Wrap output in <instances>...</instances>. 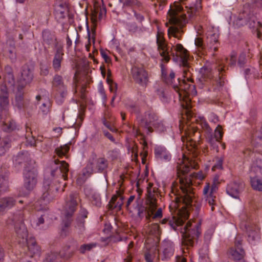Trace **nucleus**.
Listing matches in <instances>:
<instances>
[{
  "label": "nucleus",
  "mask_w": 262,
  "mask_h": 262,
  "mask_svg": "<svg viewBox=\"0 0 262 262\" xmlns=\"http://www.w3.org/2000/svg\"><path fill=\"white\" fill-rule=\"evenodd\" d=\"M236 58L235 54H232L230 58H225L219 62L216 67L218 72V78H213L212 69L208 65H204L200 69L196 86L202 92H212L219 90L224 84L223 73L225 71L227 64L228 66L233 67L236 64Z\"/></svg>",
  "instance_id": "1"
},
{
  "label": "nucleus",
  "mask_w": 262,
  "mask_h": 262,
  "mask_svg": "<svg viewBox=\"0 0 262 262\" xmlns=\"http://www.w3.org/2000/svg\"><path fill=\"white\" fill-rule=\"evenodd\" d=\"M188 17L183 13V8L180 4L175 2L168 12L169 22L172 25L168 29V35L181 39L183 31L182 28L188 22L192 20L196 13L202 9V0H196L189 5H186Z\"/></svg>",
  "instance_id": "2"
},
{
  "label": "nucleus",
  "mask_w": 262,
  "mask_h": 262,
  "mask_svg": "<svg viewBox=\"0 0 262 262\" xmlns=\"http://www.w3.org/2000/svg\"><path fill=\"white\" fill-rule=\"evenodd\" d=\"M176 56L180 57L181 64L184 67V77L185 78L182 80L178 79V84L172 85V88L177 92L180 99H184L189 95L194 96L197 94L196 86L193 84L194 81L191 78V73L189 70L188 59L189 54L188 51L184 48L182 45L178 43L176 47Z\"/></svg>",
  "instance_id": "3"
},
{
  "label": "nucleus",
  "mask_w": 262,
  "mask_h": 262,
  "mask_svg": "<svg viewBox=\"0 0 262 262\" xmlns=\"http://www.w3.org/2000/svg\"><path fill=\"white\" fill-rule=\"evenodd\" d=\"M188 218V214L186 213L183 219L174 216L171 219L164 218L162 220L161 224H167L174 231H180L182 236V245L187 247H192L201 234V225L200 223H191L189 221L183 228L182 227Z\"/></svg>",
  "instance_id": "4"
},
{
  "label": "nucleus",
  "mask_w": 262,
  "mask_h": 262,
  "mask_svg": "<svg viewBox=\"0 0 262 262\" xmlns=\"http://www.w3.org/2000/svg\"><path fill=\"white\" fill-rule=\"evenodd\" d=\"M157 44L158 46V50L159 52L160 56L162 57L161 60L160 68L161 71V76L162 79L164 82L168 85H172L173 83V81L175 78V73L172 70H170L169 74L166 69V66L164 64L163 62L167 63L170 59V55H172L173 57V59L178 60L180 57H177L176 56V47L173 46L174 48L175 53L172 51V48L170 50H169V47L167 44L166 43L164 38L159 35V34L157 36Z\"/></svg>",
  "instance_id": "5"
},
{
  "label": "nucleus",
  "mask_w": 262,
  "mask_h": 262,
  "mask_svg": "<svg viewBox=\"0 0 262 262\" xmlns=\"http://www.w3.org/2000/svg\"><path fill=\"white\" fill-rule=\"evenodd\" d=\"M195 169L196 167L193 165L191 160L183 154V160L178 163L177 166V174L179 178L180 188L182 189L183 195L177 198L178 200L182 201L186 203L189 204L191 201L189 193L191 191L192 182L189 178L183 177L191 169Z\"/></svg>",
  "instance_id": "6"
},
{
  "label": "nucleus",
  "mask_w": 262,
  "mask_h": 262,
  "mask_svg": "<svg viewBox=\"0 0 262 262\" xmlns=\"http://www.w3.org/2000/svg\"><path fill=\"white\" fill-rule=\"evenodd\" d=\"M246 25H248L250 28L255 29L258 37H260L262 34V24L258 21L256 16L254 14V11L251 10L249 3L244 5L242 12L233 21V26L235 28H239Z\"/></svg>",
  "instance_id": "7"
},
{
  "label": "nucleus",
  "mask_w": 262,
  "mask_h": 262,
  "mask_svg": "<svg viewBox=\"0 0 262 262\" xmlns=\"http://www.w3.org/2000/svg\"><path fill=\"white\" fill-rule=\"evenodd\" d=\"M157 195L154 192H151L150 190L147 191V198L145 201L146 207L142 205L140 197L136 200V205L134 209L137 211V215L140 219L145 217L147 221L151 220V215L157 208Z\"/></svg>",
  "instance_id": "8"
},
{
  "label": "nucleus",
  "mask_w": 262,
  "mask_h": 262,
  "mask_svg": "<svg viewBox=\"0 0 262 262\" xmlns=\"http://www.w3.org/2000/svg\"><path fill=\"white\" fill-rule=\"evenodd\" d=\"M59 183L58 180H55L52 183L48 180L43 181L42 194L39 200V202H41V205H46L55 198L60 188L57 185V183Z\"/></svg>",
  "instance_id": "9"
},
{
  "label": "nucleus",
  "mask_w": 262,
  "mask_h": 262,
  "mask_svg": "<svg viewBox=\"0 0 262 262\" xmlns=\"http://www.w3.org/2000/svg\"><path fill=\"white\" fill-rule=\"evenodd\" d=\"M140 125L145 130L147 134H149L152 133L153 127L160 128L163 126V124L157 114L152 110H149L145 113Z\"/></svg>",
  "instance_id": "10"
},
{
  "label": "nucleus",
  "mask_w": 262,
  "mask_h": 262,
  "mask_svg": "<svg viewBox=\"0 0 262 262\" xmlns=\"http://www.w3.org/2000/svg\"><path fill=\"white\" fill-rule=\"evenodd\" d=\"M69 164L64 161L58 159L52 160L50 163V173L53 177H60L64 180L68 179Z\"/></svg>",
  "instance_id": "11"
},
{
  "label": "nucleus",
  "mask_w": 262,
  "mask_h": 262,
  "mask_svg": "<svg viewBox=\"0 0 262 262\" xmlns=\"http://www.w3.org/2000/svg\"><path fill=\"white\" fill-rule=\"evenodd\" d=\"M242 241L241 237H236L234 246L228 252L229 258L235 262H247L245 259L246 253L242 246Z\"/></svg>",
  "instance_id": "12"
},
{
  "label": "nucleus",
  "mask_w": 262,
  "mask_h": 262,
  "mask_svg": "<svg viewBox=\"0 0 262 262\" xmlns=\"http://www.w3.org/2000/svg\"><path fill=\"white\" fill-rule=\"evenodd\" d=\"M80 200L79 193L76 191L71 192L67 195L64 199V215L68 217H72Z\"/></svg>",
  "instance_id": "13"
},
{
  "label": "nucleus",
  "mask_w": 262,
  "mask_h": 262,
  "mask_svg": "<svg viewBox=\"0 0 262 262\" xmlns=\"http://www.w3.org/2000/svg\"><path fill=\"white\" fill-rule=\"evenodd\" d=\"M37 171L34 168L31 169H25L24 172V186L28 192L20 193L21 195H27L35 188L37 182Z\"/></svg>",
  "instance_id": "14"
},
{
  "label": "nucleus",
  "mask_w": 262,
  "mask_h": 262,
  "mask_svg": "<svg viewBox=\"0 0 262 262\" xmlns=\"http://www.w3.org/2000/svg\"><path fill=\"white\" fill-rule=\"evenodd\" d=\"M52 85L57 92L55 97L56 102L58 104H61L67 95V87L64 84L62 77L58 74L55 75L53 79Z\"/></svg>",
  "instance_id": "15"
},
{
  "label": "nucleus",
  "mask_w": 262,
  "mask_h": 262,
  "mask_svg": "<svg viewBox=\"0 0 262 262\" xmlns=\"http://www.w3.org/2000/svg\"><path fill=\"white\" fill-rule=\"evenodd\" d=\"M218 189L217 184L213 182L211 186L209 183H206L203 188V194L205 201L211 207V211L214 209L216 205V193Z\"/></svg>",
  "instance_id": "16"
},
{
  "label": "nucleus",
  "mask_w": 262,
  "mask_h": 262,
  "mask_svg": "<svg viewBox=\"0 0 262 262\" xmlns=\"http://www.w3.org/2000/svg\"><path fill=\"white\" fill-rule=\"evenodd\" d=\"M133 78L136 83L142 87H146L149 82L147 71L142 68L133 67L131 70Z\"/></svg>",
  "instance_id": "17"
},
{
  "label": "nucleus",
  "mask_w": 262,
  "mask_h": 262,
  "mask_svg": "<svg viewBox=\"0 0 262 262\" xmlns=\"http://www.w3.org/2000/svg\"><path fill=\"white\" fill-rule=\"evenodd\" d=\"M199 124L206 134V139L208 142L213 149H216V151L218 152L219 146L217 143L220 142L221 141L215 139L213 137L212 129L204 117L200 118Z\"/></svg>",
  "instance_id": "18"
},
{
  "label": "nucleus",
  "mask_w": 262,
  "mask_h": 262,
  "mask_svg": "<svg viewBox=\"0 0 262 262\" xmlns=\"http://www.w3.org/2000/svg\"><path fill=\"white\" fill-rule=\"evenodd\" d=\"M63 46L56 44L55 53L52 61V67L55 71L58 72L60 70L61 62L63 59Z\"/></svg>",
  "instance_id": "19"
},
{
  "label": "nucleus",
  "mask_w": 262,
  "mask_h": 262,
  "mask_svg": "<svg viewBox=\"0 0 262 262\" xmlns=\"http://www.w3.org/2000/svg\"><path fill=\"white\" fill-rule=\"evenodd\" d=\"M92 167L95 172L104 173L108 166V162L104 157H99L93 160Z\"/></svg>",
  "instance_id": "20"
},
{
  "label": "nucleus",
  "mask_w": 262,
  "mask_h": 262,
  "mask_svg": "<svg viewBox=\"0 0 262 262\" xmlns=\"http://www.w3.org/2000/svg\"><path fill=\"white\" fill-rule=\"evenodd\" d=\"M123 190H119L116 191V194L112 196L108 204L109 209L120 210L123 204L124 197L122 195Z\"/></svg>",
  "instance_id": "21"
},
{
  "label": "nucleus",
  "mask_w": 262,
  "mask_h": 262,
  "mask_svg": "<svg viewBox=\"0 0 262 262\" xmlns=\"http://www.w3.org/2000/svg\"><path fill=\"white\" fill-rule=\"evenodd\" d=\"M0 113L6 111L9 106V94L8 89L5 84H2L0 86Z\"/></svg>",
  "instance_id": "22"
},
{
  "label": "nucleus",
  "mask_w": 262,
  "mask_h": 262,
  "mask_svg": "<svg viewBox=\"0 0 262 262\" xmlns=\"http://www.w3.org/2000/svg\"><path fill=\"white\" fill-rule=\"evenodd\" d=\"M33 78V75L28 66L25 65L21 68V76L19 78V85H25L30 83Z\"/></svg>",
  "instance_id": "23"
},
{
  "label": "nucleus",
  "mask_w": 262,
  "mask_h": 262,
  "mask_svg": "<svg viewBox=\"0 0 262 262\" xmlns=\"http://www.w3.org/2000/svg\"><path fill=\"white\" fill-rule=\"evenodd\" d=\"M24 85H18L15 95V105L19 108H25L27 107L28 101L24 99Z\"/></svg>",
  "instance_id": "24"
},
{
  "label": "nucleus",
  "mask_w": 262,
  "mask_h": 262,
  "mask_svg": "<svg viewBox=\"0 0 262 262\" xmlns=\"http://www.w3.org/2000/svg\"><path fill=\"white\" fill-rule=\"evenodd\" d=\"M154 152L156 158L159 161L168 162L171 160V154L164 147L157 146Z\"/></svg>",
  "instance_id": "25"
},
{
  "label": "nucleus",
  "mask_w": 262,
  "mask_h": 262,
  "mask_svg": "<svg viewBox=\"0 0 262 262\" xmlns=\"http://www.w3.org/2000/svg\"><path fill=\"white\" fill-rule=\"evenodd\" d=\"M219 35L217 33L210 32L208 33L207 37V47L214 52L218 50L220 45L219 41Z\"/></svg>",
  "instance_id": "26"
},
{
  "label": "nucleus",
  "mask_w": 262,
  "mask_h": 262,
  "mask_svg": "<svg viewBox=\"0 0 262 262\" xmlns=\"http://www.w3.org/2000/svg\"><path fill=\"white\" fill-rule=\"evenodd\" d=\"M242 185V184L236 182L230 183L226 187L227 193L233 198H238L241 191Z\"/></svg>",
  "instance_id": "27"
},
{
  "label": "nucleus",
  "mask_w": 262,
  "mask_h": 262,
  "mask_svg": "<svg viewBox=\"0 0 262 262\" xmlns=\"http://www.w3.org/2000/svg\"><path fill=\"white\" fill-rule=\"evenodd\" d=\"M163 256L161 259L162 260H167L173 255L174 244L173 242L169 241H164L163 243Z\"/></svg>",
  "instance_id": "28"
},
{
  "label": "nucleus",
  "mask_w": 262,
  "mask_h": 262,
  "mask_svg": "<svg viewBox=\"0 0 262 262\" xmlns=\"http://www.w3.org/2000/svg\"><path fill=\"white\" fill-rule=\"evenodd\" d=\"M42 39L44 44L49 46L54 45L56 48V44L61 45L57 41L55 35L50 31L43 30L42 33Z\"/></svg>",
  "instance_id": "29"
},
{
  "label": "nucleus",
  "mask_w": 262,
  "mask_h": 262,
  "mask_svg": "<svg viewBox=\"0 0 262 262\" xmlns=\"http://www.w3.org/2000/svg\"><path fill=\"white\" fill-rule=\"evenodd\" d=\"M14 229L18 238L22 239V243H24L28 241L27 238L28 231L24 224H16L14 226Z\"/></svg>",
  "instance_id": "30"
},
{
  "label": "nucleus",
  "mask_w": 262,
  "mask_h": 262,
  "mask_svg": "<svg viewBox=\"0 0 262 262\" xmlns=\"http://www.w3.org/2000/svg\"><path fill=\"white\" fill-rule=\"evenodd\" d=\"M28 250L33 255H40L41 249L40 247L36 244L34 238L30 237L26 242Z\"/></svg>",
  "instance_id": "31"
},
{
  "label": "nucleus",
  "mask_w": 262,
  "mask_h": 262,
  "mask_svg": "<svg viewBox=\"0 0 262 262\" xmlns=\"http://www.w3.org/2000/svg\"><path fill=\"white\" fill-rule=\"evenodd\" d=\"M248 241L251 244H255L256 242L260 239L259 231L252 227L247 228Z\"/></svg>",
  "instance_id": "32"
},
{
  "label": "nucleus",
  "mask_w": 262,
  "mask_h": 262,
  "mask_svg": "<svg viewBox=\"0 0 262 262\" xmlns=\"http://www.w3.org/2000/svg\"><path fill=\"white\" fill-rule=\"evenodd\" d=\"M72 217H68L64 215V219L62 222V227L60 230V235L65 237L70 233L69 227L72 222Z\"/></svg>",
  "instance_id": "33"
},
{
  "label": "nucleus",
  "mask_w": 262,
  "mask_h": 262,
  "mask_svg": "<svg viewBox=\"0 0 262 262\" xmlns=\"http://www.w3.org/2000/svg\"><path fill=\"white\" fill-rule=\"evenodd\" d=\"M17 198L18 197L16 196H9L1 198L7 211L15 205Z\"/></svg>",
  "instance_id": "34"
},
{
  "label": "nucleus",
  "mask_w": 262,
  "mask_h": 262,
  "mask_svg": "<svg viewBox=\"0 0 262 262\" xmlns=\"http://www.w3.org/2000/svg\"><path fill=\"white\" fill-rule=\"evenodd\" d=\"M250 184L254 190L262 191V178H258L257 177H251Z\"/></svg>",
  "instance_id": "35"
},
{
  "label": "nucleus",
  "mask_w": 262,
  "mask_h": 262,
  "mask_svg": "<svg viewBox=\"0 0 262 262\" xmlns=\"http://www.w3.org/2000/svg\"><path fill=\"white\" fill-rule=\"evenodd\" d=\"M181 140L183 143L186 142V146L188 149V150L193 151L196 148V142L191 139L189 137L185 138L184 136L181 137Z\"/></svg>",
  "instance_id": "36"
},
{
  "label": "nucleus",
  "mask_w": 262,
  "mask_h": 262,
  "mask_svg": "<svg viewBox=\"0 0 262 262\" xmlns=\"http://www.w3.org/2000/svg\"><path fill=\"white\" fill-rule=\"evenodd\" d=\"M10 140L8 137L2 139L0 143V156L4 155L10 147Z\"/></svg>",
  "instance_id": "37"
},
{
  "label": "nucleus",
  "mask_w": 262,
  "mask_h": 262,
  "mask_svg": "<svg viewBox=\"0 0 262 262\" xmlns=\"http://www.w3.org/2000/svg\"><path fill=\"white\" fill-rule=\"evenodd\" d=\"M74 252L70 249L67 245H64L59 252V254L61 258L68 259L71 258L74 254Z\"/></svg>",
  "instance_id": "38"
},
{
  "label": "nucleus",
  "mask_w": 262,
  "mask_h": 262,
  "mask_svg": "<svg viewBox=\"0 0 262 262\" xmlns=\"http://www.w3.org/2000/svg\"><path fill=\"white\" fill-rule=\"evenodd\" d=\"M60 258L61 257L59 253L55 251H51L47 254L42 262H58Z\"/></svg>",
  "instance_id": "39"
},
{
  "label": "nucleus",
  "mask_w": 262,
  "mask_h": 262,
  "mask_svg": "<svg viewBox=\"0 0 262 262\" xmlns=\"http://www.w3.org/2000/svg\"><path fill=\"white\" fill-rule=\"evenodd\" d=\"M24 213L22 211H19L16 213H15L12 219L11 220L12 222L13 223L14 226H15V225H20L21 224H24Z\"/></svg>",
  "instance_id": "40"
},
{
  "label": "nucleus",
  "mask_w": 262,
  "mask_h": 262,
  "mask_svg": "<svg viewBox=\"0 0 262 262\" xmlns=\"http://www.w3.org/2000/svg\"><path fill=\"white\" fill-rule=\"evenodd\" d=\"M85 221L80 217H77L75 225V229L79 234H82L85 230Z\"/></svg>",
  "instance_id": "41"
},
{
  "label": "nucleus",
  "mask_w": 262,
  "mask_h": 262,
  "mask_svg": "<svg viewBox=\"0 0 262 262\" xmlns=\"http://www.w3.org/2000/svg\"><path fill=\"white\" fill-rule=\"evenodd\" d=\"M97 245L96 243L84 244L79 247L78 251L81 254H84L86 252L91 251L92 249L96 248Z\"/></svg>",
  "instance_id": "42"
},
{
  "label": "nucleus",
  "mask_w": 262,
  "mask_h": 262,
  "mask_svg": "<svg viewBox=\"0 0 262 262\" xmlns=\"http://www.w3.org/2000/svg\"><path fill=\"white\" fill-rule=\"evenodd\" d=\"M29 156V154L27 151L19 153L15 159V163L19 165L27 162Z\"/></svg>",
  "instance_id": "43"
},
{
  "label": "nucleus",
  "mask_w": 262,
  "mask_h": 262,
  "mask_svg": "<svg viewBox=\"0 0 262 262\" xmlns=\"http://www.w3.org/2000/svg\"><path fill=\"white\" fill-rule=\"evenodd\" d=\"M16 128V125L13 120H8L4 122L2 125V129L7 132H10Z\"/></svg>",
  "instance_id": "44"
},
{
  "label": "nucleus",
  "mask_w": 262,
  "mask_h": 262,
  "mask_svg": "<svg viewBox=\"0 0 262 262\" xmlns=\"http://www.w3.org/2000/svg\"><path fill=\"white\" fill-rule=\"evenodd\" d=\"M5 53L11 62L14 63L16 61L17 55L16 49L14 48V46H12L11 48L6 49Z\"/></svg>",
  "instance_id": "45"
},
{
  "label": "nucleus",
  "mask_w": 262,
  "mask_h": 262,
  "mask_svg": "<svg viewBox=\"0 0 262 262\" xmlns=\"http://www.w3.org/2000/svg\"><path fill=\"white\" fill-rule=\"evenodd\" d=\"M90 200L92 205L96 207H100L102 204L101 199L100 195L99 193L94 192L93 193Z\"/></svg>",
  "instance_id": "46"
},
{
  "label": "nucleus",
  "mask_w": 262,
  "mask_h": 262,
  "mask_svg": "<svg viewBox=\"0 0 262 262\" xmlns=\"http://www.w3.org/2000/svg\"><path fill=\"white\" fill-rule=\"evenodd\" d=\"M180 189H181V193H180L179 194L175 193L173 191V193H174V195H176V197L174 198V200L176 201L175 204L178 205L180 203H182V204H184L185 207H188L189 206H191V204L192 203V198L193 196L192 189L191 188V192L189 193V194L190 195V196L191 198V201H190V203L188 204L182 201L178 200V199H177V198H180L183 195V192H182V189L180 188Z\"/></svg>",
  "instance_id": "47"
},
{
  "label": "nucleus",
  "mask_w": 262,
  "mask_h": 262,
  "mask_svg": "<svg viewBox=\"0 0 262 262\" xmlns=\"http://www.w3.org/2000/svg\"><path fill=\"white\" fill-rule=\"evenodd\" d=\"M70 147L67 144L61 146L57 147L55 150V152L59 158H62L63 156H66L67 154L69 152Z\"/></svg>",
  "instance_id": "48"
},
{
  "label": "nucleus",
  "mask_w": 262,
  "mask_h": 262,
  "mask_svg": "<svg viewBox=\"0 0 262 262\" xmlns=\"http://www.w3.org/2000/svg\"><path fill=\"white\" fill-rule=\"evenodd\" d=\"M8 189V180L6 177L0 176V193L6 191Z\"/></svg>",
  "instance_id": "49"
},
{
  "label": "nucleus",
  "mask_w": 262,
  "mask_h": 262,
  "mask_svg": "<svg viewBox=\"0 0 262 262\" xmlns=\"http://www.w3.org/2000/svg\"><path fill=\"white\" fill-rule=\"evenodd\" d=\"M66 245H67V246L74 253L77 250H78L79 248L78 247V243L77 241L74 238H70L66 243Z\"/></svg>",
  "instance_id": "50"
},
{
  "label": "nucleus",
  "mask_w": 262,
  "mask_h": 262,
  "mask_svg": "<svg viewBox=\"0 0 262 262\" xmlns=\"http://www.w3.org/2000/svg\"><path fill=\"white\" fill-rule=\"evenodd\" d=\"M158 95L161 100L164 103L168 102L170 99L168 92L164 90H159Z\"/></svg>",
  "instance_id": "51"
},
{
  "label": "nucleus",
  "mask_w": 262,
  "mask_h": 262,
  "mask_svg": "<svg viewBox=\"0 0 262 262\" xmlns=\"http://www.w3.org/2000/svg\"><path fill=\"white\" fill-rule=\"evenodd\" d=\"M111 75V71L110 70H108L107 72V77L106 78V82L110 86V91L114 92H116L117 89V84L116 83L114 82L112 79H111L110 77Z\"/></svg>",
  "instance_id": "52"
},
{
  "label": "nucleus",
  "mask_w": 262,
  "mask_h": 262,
  "mask_svg": "<svg viewBox=\"0 0 262 262\" xmlns=\"http://www.w3.org/2000/svg\"><path fill=\"white\" fill-rule=\"evenodd\" d=\"M251 5V10L254 11V14H256V9H262V0H252Z\"/></svg>",
  "instance_id": "53"
},
{
  "label": "nucleus",
  "mask_w": 262,
  "mask_h": 262,
  "mask_svg": "<svg viewBox=\"0 0 262 262\" xmlns=\"http://www.w3.org/2000/svg\"><path fill=\"white\" fill-rule=\"evenodd\" d=\"M215 163L212 166V170L215 171L217 169H223V158L215 157Z\"/></svg>",
  "instance_id": "54"
},
{
  "label": "nucleus",
  "mask_w": 262,
  "mask_h": 262,
  "mask_svg": "<svg viewBox=\"0 0 262 262\" xmlns=\"http://www.w3.org/2000/svg\"><path fill=\"white\" fill-rule=\"evenodd\" d=\"M223 132L222 130V127L221 125H218L216 127V128L214 130V134L213 135V137L217 140H221L223 136Z\"/></svg>",
  "instance_id": "55"
},
{
  "label": "nucleus",
  "mask_w": 262,
  "mask_h": 262,
  "mask_svg": "<svg viewBox=\"0 0 262 262\" xmlns=\"http://www.w3.org/2000/svg\"><path fill=\"white\" fill-rule=\"evenodd\" d=\"M250 171L254 172L256 174L262 176V165L252 164L250 167Z\"/></svg>",
  "instance_id": "56"
},
{
  "label": "nucleus",
  "mask_w": 262,
  "mask_h": 262,
  "mask_svg": "<svg viewBox=\"0 0 262 262\" xmlns=\"http://www.w3.org/2000/svg\"><path fill=\"white\" fill-rule=\"evenodd\" d=\"M195 45L198 48L199 51H203L205 49V45L203 39L200 37H196L195 39Z\"/></svg>",
  "instance_id": "57"
},
{
  "label": "nucleus",
  "mask_w": 262,
  "mask_h": 262,
  "mask_svg": "<svg viewBox=\"0 0 262 262\" xmlns=\"http://www.w3.org/2000/svg\"><path fill=\"white\" fill-rule=\"evenodd\" d=\"M135 132H136V135L141 137V143H142L143 144L144 150H145V149L146 148H147V147H148L147 143V142H146V141L145 140V136L141 132V130H140V129L139 128V129H137L136 130Z\"/></svg>",
  "instance_id": "58"
},
{
  "label": "nucleus",
  "mask_w": 262,
  "mask_h": 262,
  "mask_svg": "<svg viewBox=\"0 0 262 262\" xmlns=\"http://www.w3.org/2000/svg\"><path fill=\"white\" fill-rule=\"evenodd\" d=\"M132 8L138 9L139 11H144V6L143 4L139 0H134Z\"/></svg>",
  "instance_id": "59"
},
{
  "label": "nucleus",
  "mask_w": 262,
  "mask_h": 262,
  "mask_svg": "<svg viewBox=\"0 0 262 262\" xmlns=\"http://www.w3.org/2000/svg\"><path fill=\"white\" fill-rule=\"evenodd\" d=\"M134 245V243L133 242H130L128 245L127 247V253L128 255L125 258L124 260V262H131L132 261V257L131 255V249L133 248Z\"/></svg>",
  "instance_id": "60"
},
{
  "label": "nucleus",
  "mask_w": 262,
  "mask_h": 262,
  "mask_svg": "<svg viewBox=\"0 0 262 262\" xmlns=\"http://www.w3.org/2000/svg\"><path fill=\"white\" fill-rule=\"evenodd\" d=\"M149 232L152 234H157L160 233V226L158 224H152L149 228Z\"/></svg>",
  "instance_id": "61"
},
{
  "label": "nucleus",
  "mask_w": 262,
  "mask_h": 262,
  "mask_svg": "<svg viewBox=\"0 0 262 262\" xmlns=\"http://www.w3.org/2000/svg\"><path fill=\"white\" fill-rule=\"evenodd\" d=\"M127 108L131 113L138 114L140 113V108L138 106L135 104H130L127 106Z\"/></svg>",
  "instance_id": "62"
},
{
  "label": "nucleus",
  "mask_w": 262,
  "mask_h": 262,
  "mask_svg": "<svg viewBox=\"0 0 262 262\" xmlns=\"http://www.w3.org/2000/svg\"><path fill=\"white\" fill-rule=\"evenodd\" d=\"M155 7L159 6V10H162L166 5L167 0H151Z\"/></svg>",
  "instance_id": "63"
},
{
  "label": "nucleus",
  "mask_w": 262,
  "mask_h": 262,
  "mask_svg": "<svg viewBox=\"0 0 262 262\" xmlns=\"http://www.w3.org/2000/svg\"><path fill=\"white\" fill-rule=\"evenodd\" d=\"M50 103L49 101L47 103H43L40 106V110L42 113L47 115L50 112Z\"/></svg>",
  "instance_id": "64"
}]
</instances>
